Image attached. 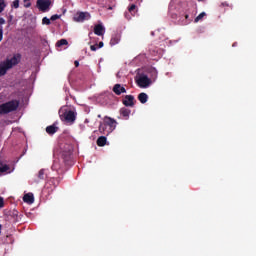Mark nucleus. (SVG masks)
I'll return each mask as SVG.
<instances>
[{"label": "nucleus", "mask_w": 256, "mask_h": 256, "mask_svg": "<svg viewBox=\"0 0 256 256\" xmlns=\"http://www.w3.org/2000/svg\"><path fill=\"white\" fill-rule=\"evenodd\" d=\"M21 63V54H14L12 58H7L4 61L0 62V77H5L7 75V71L16 67Z\"/></svg>", "instance_id": "f257e3e1"}, {"label": "nucleus", "mask_w": 256, "mask_h": 256, "mask_svg": "<svg viewBox=\"0 0 256 256\" xmlns=\"http://www.w3.org/2000/svg\"><path fill=\"white\" fill-rule=\"evenodd\" d=\"M116 127H117V121H115V119H112L106 116L103 122L99 126V131L100 133H102V135H111V133L115 131Z\"/></svg>", "instance_id": "f03ea898"}, {"label": "nucleus", "mask_w": 256, "mask_h": 256, "mask_svg": "<svg viewBox=\"0 0 256 256\" xmlns=\"http://www.w3.org/2000/svg\"><path fill=\"white\" fill-rule=\"evenodd\" d=\"M19 109V100H11L0 105V115H7Z\"/></svg>", "instance_id": "7ed1b4c3"}, {"label": "nucleus", "mask_w": 256, "mask_h": 256, "mask_svg": "<svg viewBox=\"0 0 256 256\" xmlns=\"http://www.w3.org/2000/svg\"><path fill=\"white\" fill-rule=\"evenodd\" d=\"M60 119L69 125H73V123H75L77 120V112L73 110H65L62 114H60Z\"/></svg>", "instance_id": "20e7f679"}, {"label": "nucleus", "mask_w": 256, "mask_h": 256, "mask_svg": "<svg viewBox=\"0 0 256 256\" xmlns=\"http://www.w3.org/2000/svg\"><path fill=\"white\" fill-rule=\"evenodd\" d=\"M36 7L39 11H42V13H47L51 7V0H37Z\"/></svg>", "instance_id": "39448f33"}, {"label": "nucleus", "mask_w": 256, "mask_h": 256, "mask_svg": "<svg viewBox=\"0 0 256 256\" xmlns=\"http://www.w3.org/2000/svg\"><path fill=\"white\" fill-rule=\"evenodd\" d=\"M137 85H139L142 89H147V87L151 85V79H149L147 75H142L137 80Z\"/></svg>", "instance_id": "423d86ee"}, {"label": "nucleus", "mask_w": 256, "mask_h": 256, "mask_svg": "<svg viewBox=\"0 0 256 256\" xmlns=\"http://www.w3.org/2000/svg\"><path fill=\"white\" fill-rule=\"evenodd\" d=\"M85 19H91V15L89 14V12H78L74 16V21H77V23H83Z\"/></svg>", "instance_id": "0eeeda50"}, {"label": "nucleus", "mask_w": 256, "mask_h": 256, "mask_svg": "<svg viewBox=\"0 0 256 256\" xmlns=\"http://www.w3.org/2000/svg\"><path fill=\"white\" fill-rule=\"evenodd\" d=\"M122 103L125 107H135V96L126 95L122 100Z\"/></svg>", "instance_id": "6e6552de"}, {"label": "nucleus", "mask_w": 256, "mask_h": 256, "mask_svg": "<svg viewBox=\"0 0 256 256\" xmlns=\"http://www.w3.org/2000/svg\"><path fill=\"white\" fill-rule=\"evenodd\" d=\"M65 149L62 152V157L65 159V161H69L71 159V155L73 154V146L66 144Z\"/></svg>", "instance_id": "1a4fd4ad"}, {"label": "nucleus", "mask_w": 256, "mask_h": 256, "mask_svg": "<svg viewBox=\"0 0 256 256\" xmlns=\"http://www.w3.org/2000/svg\"><path fill=\"white\" fill-rule=\"evenodd\" d=\"M113 93H115V95H123V93H127V89L124 88L123 85L121 84H115L112 88Z\"/></svg>", "instance_id": "9d476101"}, {"label": "nucleus", "mask_w": 256, "mask_h": 256, "mask_svg": "<svg viewBox=\"0 0 256 256\" xmlns=\"http://www.w3.org/2000/svg\"><path fill=\"white\" fill-rule=\"evenodd\" d=\"M130 115H131V109L126 108V107H123L120 109V116L125 121L129 120Z\"/></svg>", "instance_id": "9b49d317"}, {"label": "nucleus", "mask_w": 256, "mask_h": 256, "mask_svg": "<svg viewBox=\"0 0 256 256\" xmlns=\"http://www.w3.org/2000/svg\"><path fill=\"white\" fill-rule=\"evenodd\" d=\"M57 131H59V127H57V125H55V124H52V125L46 127V133L48 135H55V133H57Z\"/></svg>", "instance_id": "f8f14e48"}, {"label": "nucleus", "mask_w": 256, "mask_h": 256, "mask_svg": "<svg viewBox=\"0 0 256 256\" xmlns=\"http://www.w3.org/2000/svg\"><path fill=\"white\" fill-rule=\"evenodd\" d=\"M94 33L95 35H98V37L103 36V33H105V28L103 27V25L98 24L94 27Z\"/></svg>", "instance_id": "ddd939ff"}, {"label": "nucleus", "mask_w": 256, "mask_h": 256, "mask_svg": "<svg viewBox=\"0 0 256 256\" xmlns=\"http://www.w3.org/2000/svg\"><path fill=\"white\" fill-rule=\"evenodd\" d=\"M138 101H140V103H142V105H145V103H147V101H149V96L147 95V93L142 92L138 95Z\"/></svg>", "instance_id": "4468645a"}, {"label": "nucleus", "mask_w": 256, "mask_h": 256, "mask_svg": "<svg viewBox=\"0 0 256 256\" xmlns=\"http://www.w3.org/2000/svg\"><path fill=\"white\" fill-rule=\"evenodd\" d=\"M23 201L24 203H28L29 205H31L32 203H34L35 197H33V194L28 193L24 195Z\"/></svg>", "instance_id": "2eb2a0df"}, {"label": "nucleus", "mask_w": 256, "mask_h": 256, "mask_svg": "<svg viewBox=\"0 0 256 256\" xmlns=\"http://www.w3.org/2000/svg\"><path fill=\"white\" fill-rule=\"evenodd\" d=\"M96 143L98 147H105V145H107V137L105 136L98 137Z\"/></svg>", "instance_id": "dca6fc26"}, {"label": "nucleus", "mask_w": 256, "mask_h": 256, "mask_svg": "<svg viewBox=\"0 0 256 256\" xmlns=\"http://www.w3.org/2000/svg\"><path fill=\"white\" fill-rule=\"evenodd\" d=\"M11 168L9 165L4 164L3 162L0 161V173H11Z\"/></svg>", "instance_id": "f3484780"}, {"label": "nucleus", "mask_w": 256, "mask_h": 256, "mask_svg": "<svg viewBox=\"0 0 256 256\" xmlns=\"http://www.w3.org/2000/svg\"><path fill=\"white\" fill-rule=\"evenodd\" d=\"M49 183L53 186V189H56V187L59 185V183H61V178L60 177L51 178L49 180Z\"/></svg>", "instance_id": "a211bd4d"}, {"label": "nucleus", "mask_w": 256, "mask_h": 256, "mask_svg": "<svg viewBox=\"0 0 256 256\" xmlns=\"http://www.w3.org/2000/svg\"><path fill=\"white\" fill-rule=\"evenodd\" d=\"M121 41V36L119 35H114L111 40H110V45H117Z\"/></svg>", "instance_id": "6ab92c4d"}, {"label": "nucleus", "mask_w": 256, "mask_h": 256, "mask_svg": "<svg viewBox=\"0 0 256 256\" xmlns=\"http://www.w3.org/2000/svg\"><path fill=\"white\" fill-rule=\"evenodd\" d=\"M37 177H38V181H44V179H46L47 177V173H45V169H41L38 172Z\"/></svg>", "instance_id": "aec40b11"}, {"label": "nucleus", "mask_w": 256, "mask_h": 256, "mask_svg": "<svg viewBox=\"0 0 256 256\" xmlns=\"http://www.w3.org/2000/svg\"><path fill=\"white\" fill-rule=\"evenodd\" d=\"M52 171H59L61 169V163L58 160H55L51 167Z\"/></svg>", "instance_id": "412c9836"}, {"label": "nucleus", "mask_w": 256, "mask_h": 256, "mask_svg": "<svg viewBox=\"0 0 256 256\" xmlns=\"http://www.w3.org/2000/svg\"><path fill=\"white\" fill-rule=\"evenodd\" d=\"M207 13L205 12H201L194 20L195 23H199V21H201L203 19V17H206Z\"/></svg>", "instance_id": "4be33fe9"}, {"label": "nucleus", "mask_w": 256, "mask_h": 256, "mask_svg": "<svg viewBox=\"0 0 256 256\" xmlns=\"http://www.w3.org/2000/svg\"><path fill=\"white\" fill-rule=\"evenodd\" d=\"M57 47H63V45H69L67 39H61L56 43Z\"/></svg>", "instance_id": "5701e85b"}, {"label": "nucleus", "mask_w": 256, "mask_h": 256, "mask_svg": "<svg viewBox=\"0 0 256 256\" xmlns=\"http://www.w3.org/2000/svg\"><path fill=\"white\" fill-rule=\"evenodd\" d=\"M5 7H7L5 0H0V13H3V11H5Z\"/></svg>", "instance_id": "b1692460"}, {"label": "nucleus", "mask_w": 256, "mask_h": 256, "mask_svg": "<svg viewBox=\"0 0 256 256\" xmlns=\"http://www.w3.org/2000/svg\"><path fill=\"white\" fill-rule=\"evenodd\" d=\"M150 73L152 75V79H157V69L150 68Z\"/></svg>", "instance_id": "393cba45"}, {"label": "nucleus", "mask_w": 256, "mask_h": 256, "mask_svg": "<svg viewBox=\"0 0 256 256\" xmlns=\"http://www.w3.org/2000/svg\"><path fill=\"white\" fill-rule=\"evenodd\" d=\"M42 25H51V19L44 17L42 19Z\"/></svg>", "instance_id": "a878e982"}, {"label": "nucleus", "mask_w": 256, "mask_h": 256, "mask_svg": "<svg viewBox=\"0 0 256 256\" xmlns=\"http://www.w3.org/2000/svg\"><path fill=\"white\" fill-rule=\"evenodd\" d=\"M25 9H29L31 7V0H23Z\"/></svg>", "instance_id": "bb28decb"}, {"label": "nucleus", "mask_w": 256, "mask_h": 256, "mask_svg": "<svg viewBox=\"0 0 256 256\" xmlns=\"http://www.w3.org/2000/svg\"><path fill=\"white\" fill-rule=\"evenodd\" d=\"M11 7L13 9H19V0H14Z\"/></svg>", "instance_id": "cd10ccee"}, {"label": "nucleus", "mask_w": 256, "mask_h": 256, "mask_svg": "<svg viewBox=\"0 0 256 256\" xmlns=\"http://www.w3.org/2000/svg\"><path fill=\"white\" fill-rule=\"evenodd\" d=\"M135 9H137V6L135 4H132L129 8L128 11L129 13H133V11H135Z\"/></svg>", "instance_id": "c85d7f7f"}, {"label": "nucleus", "mask_w": 256, "mask_h": 256, "mask_svg": "<svg viewBox=\"0 0 256 256\" xmlns=\"http://www.w3.org/2000/svg\"><path fill=\"white\" fill-rule=\"evenodd\" d=\"M61 16H59L58 14L52 15L50 18V21H57V19H59Z\"/></svg>", "instance_id": "c756f323"}, {"label": "nucleus", "mask_w": 256, "mask_h": 256, "mask_svg": "<svg viewBox=\"0 0 256 256\" xmlns=\"http://www.w3.org/2000/svg\"><path fill=\"white\" fill-rule=\"evenodd\" d=\"M3 25H5V19L0 17V29H3Z\"/></svg>", "instance_id": "7c9ffc66"}, {"label": "nucleus", "mask_w": 256, "mask_h": 256, "mask_svg": "<svg viewBox=\"0 0 256 256\" xmlns=\"http://www.w3.org/2000/svg\"><path fill=\"white\" fill-rule=\"evenodd\" d=\"M5 207V201L3 200V197H0V209H3Z\"/></svg>", "instance_id": "2f4dec72"}, {"label": "nucleus", "mask_w": 256, "mask_h": 256, "mask_svg": "<svg viewBox=\"0 0 256 256\" xmlns=\"http://www.w3.org/2000/svg\"><path fill=\"white\" fill-rule=\"evenodd\" d=\"M90 49H91V51H97V49H99V47L97 46V44H95V45H91Z\"/></svg>", "instance_id": "473e14b6"}, {"label": "nucleus", "mask_w": 256, "mask_h": 256, "mask_svg": "<svg viewBox=\"0 0 256 256\" xmlns=\"http://www.w3.org/2000/svg\"><path fill=\"white\" fill-rule=\"evenodd\" d=\"M3 41V28H0V43Z\"/></svg>", "instance_id": "72a5a7b5"}, {"label": "nucleus", "mask_w": 256, "mask_h": 256, "mask_svg": "<svg viewBox=\"0 0 256 256\" xmlns=\"http://www.w3.org/2000/svg\"><path fill=\"white\" fill-rule=\"evenodd\" d=\"M220 7H229V3L227 2H222Z\"/></svg>", "instance_id": "f704fd0d"}, {"label": "nucleus", "mask_w": 256, "mask_h": 256, "mask_svg": "<svg viewBox=\"0 0 256 256\" xmlns=\"http://www.w3.org/2000/svg\"><path fill=\"white\" fill-rule=\"evenodd\" d=\"M104 43L103 42H99V44H97L98 49H101L103 47Z\"/></svg>", "instance_id": "c9c22d12"}, {"label": "nucleus", "mask_w": 256, "mask_h": 256, "mask_svg": "<svg viewBox=\"0 0 256 256\" xmlns=\"http://www.w3.org/2000/svg\"><path fill=\"white\" fill-rule=\"evenodd\" d=\"M183 17H185V19H189V14L188 13H184Z\"/></svg>", "instance_id": "e433bc0d"}, {"label": "nucleus", "mask_w": 256, "mask_h": 256, "mask_svg": "<svg viewBox=\"0 0 256 256\" xmlns=\"http://www.w3.org/2000/svg\"><path fill=\"white\" fill-rule=\"evenodd\" d=\"M75 67H79V61L74 62Z\"/></svg>", "instance_id": "4c0bfd02"}, {"label": "nucleus", "mask_w": 256, "mask_h": 256, "mask_svg": "<svg viewBox=\"0 0 256 256\" xmlns=\"http://www.w3.org/2000/svg\"><path fill=\"white\" fill-rule=\"evenodd\" d=\"M129 1H134V0H129Z\"/></svg>", "instance_id": "58836bf2"}, {"label": "nucleus", "mask_w": 256, "mask_h": 256, "mask_svg": "<svg viewBox=\"0 0 256 256\" xmlns=\"http://www.w3.org/2000/svg\"><path fill=\"white\" fill-rule=\"evenodd\" d=\"M198 1H203V0H198Z\"/></svg>", "instance_id": "ea45409f"}]
</instances>
